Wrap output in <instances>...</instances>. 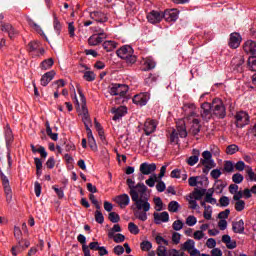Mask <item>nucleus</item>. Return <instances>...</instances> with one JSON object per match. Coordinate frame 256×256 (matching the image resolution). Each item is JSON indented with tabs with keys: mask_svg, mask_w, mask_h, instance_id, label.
Instances as JSON below:
<instances>
[{
	"mask_svg": "<svg viewBox=\"0 0 256 256\" xmlns=\"http://www.w3.org/2000/svg\"><path fill=\"white\" fill-rule=\"evenodd\" d=\"M134 50L130 45H124L116 51V55L120 59H124L129 65L137 63V56L133 55Z\"/></svg>",
	"mask_w": 256,
	"mask_h": 256,
	"instance_id": "obj_2",
	"label": "nucleus"
},
{
	"mask_svg": "<svg viewBox=\"0 0 256 256\" xmlns=\"http://www.w3.org/2000/svg\"><path fill=\"white\" fill-rule=\"evenodd\" d=\"M104 39H107V34L102 30L98 34H93L88 38V45H91L92 47L101 45Z\"/></svg>",
	"mask_w": 256,
	"mask_h": 256,
	"instance_id": "obj_9",
	"label": "nucleus"
},
{
	"mask_svg": "<svg viewBox=\"0 0 256 256\" xmlns=\"http://www.w3.org/2000/svg\"><path fill=\"white\" fill-rule=\"evenodd\" d=\"M55 77V71L51 70L49 72H46L40 80V83L42 87H47L51 81H53V78Z\"/></svg>",
	"mask_w": 256,
	"mask_h": 256,
	"instance_id": "obj_20",
	"label": "nucleus"
},
{
	"mask_svg": "<svg viewBox=\"0 0 256 256\" xmlns=\"http://www.w3.org/2000/svg\"><path fill=\"white\" fill-rule=\"evenodd\" d=\"M200 115L204 121H209L213 117V104L204 102L200 107Z\"/></svg>",
	"mask_w": 256,
	"mask_h": 256,
	"instance_id": "obj_8",
	"label": "nucleus"
},
{
	"mask_svg": "<svg viewBox=\"0 0 256 256\" xmlns=\"http://www.w3.org/2000/svg\"><path fill=\"white\" fill-rule=\"evenodd\" d=\"M237 151H239V146H237L236 144L228 145L226 148L227 155H235V153H237Z\"/></svg>",
	"mask_w": 256,
	"mask_h": 256,
	"instance_id": "obj_39",
	"label": "nucleus"
},
{
	"mask_svg": "<svg viewBox=\"0 0 256 256\" xmlns=\"http://www.w3.org/2000/svg\"><path fill=\"white\" fill-rule=\"evenodd\" d=\"M157 174H153L149 177V179L146 180V185H148V187H155V183H157Z\"/></svg>",
	"mask_w": 256,
	"mask_h": 256,
	"instance_id": "obj_46",
	"label": "nucleus"
},
{
	"mask_svg": "<svg viewBox=\"0 0 256 256\" xmlns=\"http://www.w3.org/2000/svg\"><path fill=\"white\" fill-rule=\"evenodd\" d=\"M241 45V34L233 32L230 34L229 47L232 49H237Z\"/></svg>",
	"mask_w": 256,
	"mask_h": 256,
	"instance_id": "obj_16",
	"label": "nucleus"
},
{
	"mask_svg": "<svg viewBox=\"0 0 256 256\" xmlns=\"http://www.w3.org/2000/svg\"><path fill=\"white\" fill-rule=\"evenodd\" d=\"M183 249L184 251H188L191 253L192 249H195V241L188 239L184 244H183Z\"/></svg>",
	"mask_w": 256,
	"mask_h": 256,
	"instance_id": "obj_34",
	"label": "nucleus"
},
{
	"mask_svg": "<svg viewBox=\"0 0 256 256\" xmlns=\"http://www.w3.org/2000/svg\"><path fill=\"white\" fill-rule=\"evenodd\" d=\"M46 167L48 169H53V167H55V157L51 156L50 158H48L46 162Z\"/></svg>",
	"mask_w": 256,
	"mask_h": 256,
	"instance_id": "obj_61",
	"label": "nucleus"
},
{
	"mask_svg": "<svg viewBox=\"0 0 256 256\" xmlns=\"http://www.w3.org/2000/svg\"><path fill=\"white\" fill-rule=\"evenodd\" d=\"M128 91H129V86L125 84H111L108 87V92L110 93V95H113V96L119 95L120 97H125Z\"/></svg>",
	"mask_w": 256,
	"mask_h": 256,
	"instance_id": "obj_5",
	"label": "nucleus"
},
{
	"mask_svg": "<svg viewBox=\"0 0 256 256\" xmlns=\"http://www.w3.org/2000/svg\"><path fill=\"white\" fill-rule=\"evenodd\" d=\"M168 211H170V213H177L179 211V202L171 201L168 204Z\"/></svg>",
	"mask_w": 256,
	"mask_h": 256,
	"instance_id": "obj_37",
	"label": "nucleus"
},
{
	"mask_svg": "<svg viewBox=\"0 0 256 256\" xmlns=\"http://www.w3.org/2000/svg\"><path fill=\"white\" fill-rule=\"evenodd\" d=\"M140 247H141L142 251H149L153 247V244H151V242H149V241H143L140 244Z\"/></svg>",
	"mask_w": 256,
	"mask_h": 256,
	"instance_id": "obj_54",
	"label": "nucleus"
},
{
	"mask_svg": "<svg viewBox=\"0 0 256 256\" xmlns=\"http://www.w3.org/2000/svg\"><path fill=\"white\" fill-rule=\"evenodd\" d=\"M116 203L123 209V207H127L129 205L131 199L129 198V195L127 194H122L119 195L115 198Z\"/></svg>",
	"mask_w": 256,
	"mask_h": 256,
	"instance_id": "obj_23",
	"label": "nucleus"
},
{
	"mask_svg": "<svg viewBox=\"0 0 256 256\" xmlns=\"http://www.w3.org/2000/svg\"><path fill=\"white\" fill-rule=\"evenodd\" d=\"M23 235V232H21V228L15 226L14 227V237L17 240L18 244L16 246H13L11 249V253L13 256L19 255V253H22V251L25 249L23 248V244H21V236Z\"/></svg>",
	"mask_w": 256,
	"mask_h": 256,
	"instance_id": "obj_6",
	"label": "nucleus"
},
{
	"mask_svg": "<svg viewBox=\"0 0 256 256\" xmlns=\"http://www.w3.org/2000/svg\"><path fill=\"white\" fill-rule=\"evenodd\" d=\"M126 183L130 189V197L138 210L134 213L136 219H139L140 221H147V212L151 210L149 196L146 194L147 186L143 183L135 185V181L131 178H128Z\"/></svg>",
	"mask_w": 256,
	"mask_h": 256,
	"instance_id": "obj_1",
	"label": "nucleus"
},
{
	"mask_svg": "<svg viewBox=\"0 0 256 256\" xmlns=\"http://www.w3.org/2000/svg\"><path fill=\"white\" fill-rule=\"evenodd\" d=\"M244 179L245 177H243L241 173H235L234 175H232V181L235 185L243 183Z\"/></svg>",
	"mask_w": 256,
	"mask_h": 256,
	"instance_id": "obj_42",
	"label": "nucleus"
},
{
	"mask_svg": "<svg viewBox=\"0 0 256 256\" xmlns=\"http://www.w3.org/2000/svg\"><path fill=\"white\" fill-rule=\"evenodd\" d=\"M219 203H220V207H229V203H230L229 197L222 196L219 199Z\"/></svg>",
	"mask_w": 256,
	"mask_h": 256,
	"instance_id": "obj_51",
	"label": "nucleus"
},
{
	"mask_svg": "<svg viewBox=\"0 0 256 256\" xmlns=\"http://www.w3.org/2000/svg\"><path fill=\"white\" fill-rule=\"evenodd\" d=\"M13 30V25L9 23H1V31H4L5 33H9Z\"/></svg>",
	"mask_w": 256,
	"mask_h": 256,
	"instance_id": "obj_55",
	"label": "nucleus"
},
{
	"mask_svg": "<svg viewBox=\"0 0 256 256\" xmlns=\"http://www.w3.org/2000/svg\"><path fill=\"white\" fill-rule=\"evenodd\" d=\"M223 171H225V173H234L235 172V164H233V162L231 160H226L224 162Z\"/></svg>",
	"mask_w": 256,
	"mask_h": 256,
	"instance_id": "obj_32",
	"label": "nucleus"
},
{
	"mask_svg": "<svg viewBox=\"0 0 256 256\" xmlns=\"http://www.w3.org/2000/svg\"><path fill=\"white\" fill-rule=\"evenodd\" d=\"M132 101L135 105L144 107V105H147V101H149V94L147 93L137 94L133 97Z\"/></svg>",
	"mask_w": 256,
	"mask_h": 256,
	"instance_id": "obj_11",
	"label": "nucleus"
},
{
	"mask_svg": "<svg viewBox=\"0 0 256 256\" xmlns=\"http://www.w3.org/2000/svg\"><path fill=\"white\" fill-rule=\"evenodd\" d=\"M192 154L193 155L186 160V163H188L190 167H193L194 165H197V163H199V156L201 155V152L197 149H193Z\"/></svg>",
	"mask_w": 256,
	"mask_h": 256,
	"instance_id": "obj_22",
	"label": "nucleus"
},
{
	"mask_svg": "<svg viewBox=\"0 0 256 256\" xmlns=\"http://www.w3.org/2000/svg\"><path fill=\"white\" fill-rule=\"evenodd\" d=\"M177 132L175 130L170 135V142L171 143H178L179 137L182 139L187 137V126H185V121L180 120L176 124Z\"/></svg>",
	"mask_w": 256,
	"mask_h": 256,
	"instance_id": "obj_4",
	"label": "nucleus"
},
{
	"mask_svg": "<svg viewBox=\"0 0 256 256\" xmlns=\"http://www.w3.org/2000/svg\"><path fill=\"white\" fill-rule=\"evenodd\" d=\"M5 141H6V149H11V145L13 144L14 137H13V131H11V128L7 127L5 129Z\"/></svg>",
	"mask_w": 256,
	"mask_h": 256,
	"instance_id": "obj_25",
	"label": "nucleus"
},
{
	"mask_svg": "<svg viewBox=\"0 0 256 256\" xmlns=\"http://www.w3.org/2000/svg\"><path fill=\"white\" fill-rule=\"evenodd\" d=\"M37 49H39V42L37 41H31L30 43H28L27 45V51L29 53H33L35 51H37Z\"/></svg>",
	"mask_w": 256,
	"mask_h": 256,
	"instance_id": "obj_40",
	"label": "nucleus"
},
{
	"mask_svg": "<svg viewBox=\"0 0 256 256\" xmlns=\"http://www.w3.org/2000/svg\"><path fill=\"white\" fill-rule=\"evenodd\" d=\"M192 127H191V133L192 135H199L201 132V121L199 119H193L192 120Z\"/></svg>",
	"mask_w": 256,
	"mask_h": 256,
	"instance_id": "obj_28",
	"label": "nucleus"
},
{
	"mask_svg": "<svg viewBox=\"0 0 256 256\" xmlns=\"http://www.w3.org/2000/svg\"><path fill=\"white\" fill-rule=\"evenodd\" d=\"M94 216L96 223L103 225V223L105 222V217L103 216L101 210H96Z\"/></svg>",
	"mask_w": 256,
	"mask_h": 256,
	"instance_id": "obj_38",
	"label": "nucleus"
},
{
	"mask_svg": "<svg viewBox=\"0 0 256 256\" xmlns=\"http://www.w3.org/2000/svg\"><path fill=\"white\" fill-rule=\"evenodd\" d=\"M248 67L250 71H256V56H250L248 58Z\"/></svg>",
	"mask_w": 256,
	"mask_h": 256,
	"instance_id": "obj_45",
	"label": "nucleus"
},
{
	"mask_svg": "<svg viewBox=\"0 0 256 256\" xmlns=\"http://www.w3.org/2000/svg\"><path fill=\"white\" fill-rule=\"evenodd\" d=\"M243 63H245V60L240 58L238 63L234 66V69L238 71V73H243Z\"/></svg>",
	"mask_w": 256,
	"mask_h": 256,
	"instance_id": "obj_53",
	"label": "nucleus"
},
{
	"mask_svg": "<svg viewBox=\"0 0 256 256\" xmlns=\"http://www.w3.org/2000/svg\"><path fill=\"white\" fill-rule=\"evenodd\" d=\"M78 95L80 96L82 103V115H88L89 110L87 109V99L85 98V94H83V91L80 88H78Z\"/></svg>",
	"mask_w": 256,
	"mask_h": 256,
	"instance_id": "obj_27",
	"label": "nucleus"
},
{
	"mask_svg": "<svg viewBox=\"0 0 256 256\" xmlns=\"http://www.w3.org/2000/svg\"><path fill=\"white\" fill-rule=\"evenodd\" d=\"M115 255H123L125 253V248L121 245H117L113 249Z\"/></svg>",
	"mask_w": 256,
	"mask_h": 256,
	"instance_id": "obj_59",
	"label": "nucleus"
},
{
	"mask_svg": "<svg viewBox=\"0 0 256 256\" xmlns=\"http://www.w3.org/2000/svg\"><path fill=\"white\" fill-rule=\"evenodd\" d=\"M212 117H216V119H225L227 117V108H225L223 100L219 98L212 100Z\"/></svg>",
	"mask_w": 256,
	"mask_h": 256,
	"instance_id": "obj_3",
	"label": "nucleus"
},
{
	"mask_svg": "<svg viewBox=\"0 0 256 256\" xmlns=\"http://www.w3.org/2000/svg\"><path fill=\"white\" fill-rule=\"evenodd\" d=\"M232 231H234V233H239L240 235H242V233H245V222L243 220L233 222Z\"/></svg>",
	"mask_w": 256,
	"mask_h": 256,
	"instance_id": "obj_24",
	"label": "nucleus"
},
{
	"mask_svg": "<svg viewBox=\"0 0 256 256\" xmlns=\"http://www.w3.org/2000/svg\"><path fill=\"white\" fill-rule=\"evenodd\" d=\"M156 189L158 191V193H163V191H165V189H167V186L165 185V182L163 181H158L157 185H156Z\"/></svg>",
	"mask_w": 256,
	"mask_h": 256,
	"instance_id": "obj_56",
	"label": "nucleus"
},
{
	"mask_svg": "<svg viewBox=\"0 0 256 256\" xmlns=\"http://www.w3.org/2000/svg\"><path fill=\"white\" fill-rule=\"evenodd\" d=\"M234 169H236V171H245V162L243 161H238L235 165H234Z\"/></svg>",
	"mask_w": 256,
	"mask_h": 256,
	"instance_id": "obj_60",
	"label": "nucleus"
},
{
	"mask_svg": "<svg viewBox=\"0 0 256 256\" xmlns=\"http://www.w3.org/2000/svg\"><path fill=\"white\" fill-rule=\"evenodd\" d=\"M155 61L151 58H147L144 62V67L142 68V71H151V69H155Z\"/></svg>",
	"mask_w": 256,
	"mask_h": 256,
	"instance_id": "obj_30",
	"label": "nucleus"
},
{
	"mask_svg": "<svg viewBox=\"0 0 256 256\" xmlns=\"http://www.w3.org/2000/svg\"><path fill=\"white\" fill-rule=\"evenodd\" d=\"M157 129V124L154 122V120H146L144 123V133L145 135L149 136L152 133H155V130Z\"/></svg>",
	"mask_w": 256,
	"mask_h": 256,
	"instance_id": "obj_19",
	"label": "nucleus"
},
{
	"mask_svg": "<svg viewBox=\"0 0 256 256\" xmlns=\"http://www.w3.org/2000/svg\"><path fill=\"white\" fill-rule=\"evenodd\" d=\"M83 78L85 79V81L92 82L97 79V75L93 71H86L84 72Z\"/></svg>",
	"mask_w": 256,
	"mask_h": 256,
	"instance_id": "obj_36",
	"label": "nucleus"
},
{
	"mask_svg": "<svg viewBox=\"0 0 256 256\" xmlns=\"http://www.w3.org/2000/svg\"><path fill=\"white\" fill-rule=\"evenodd\" d=\"M55 61H53V58H49L46 60H43L40 64L41 69L44 71H47V69H51L54 65Z\"/></svg>",
	"mask_w": 256,
	"mask_h": 256,
	"instance_id": "obj_31",
	"label": "nucleus"
},
{
	"mask_svg": "<svg viewBox=\"0 0 256 256\" xmlns=\"http://www.w3.org/2000/svg\"><path fill=\"white\" fill-rule=\"evenodd\" d=\"M147 19H148V22L152 23L153 25L157 23H161V21H163V12L152 10L147 14Z\"/></svg>",
	"mask_w": 256,
	"mask_h": 256,
	"instance_id": "obj_10",
	"label": "nucleus"
},
{
	"mask_svg": "<svg viewBox=\"0 0 256 256\" xmlns=\"http://www.w3.org/2000/svg\"><path fill=\"white\" fill-rule=\"evenodd\" d=\"M234 208L238 212L243 211L245 209V202L243 200H236Z\"/></svg>",
	"mask_w": 256,
	"mask_h": 256,
	"instance_id": "obj_47",
	"label": "nucleus"
},
{
	"mask_svg": "<svg viewBox=\"0 0 256 256\" xmlns=\"http://www.w3.org/2000/svg\"><path fill=\"white\" fill-rule=\"evenodd\" d=\"M210 175H211L212 179H219V177H221V175H222V172L219 169H214L211 171Z\"/></svg>",
	"mask_w": 256,
	"mask_h": 256,
	"instance_id": "obj_62",
	"label": "nucleus"
},
{
	"mask_svg": "<svg viewBox=\"0 0 256 256\" xmlns=\"http://www.w3.org/2000/svg\"><path fill=\"white\" fill-rule=\"evenodd\" d=\"M34 191L36 197H41V184L39 182L34 183Z\"/></svg>",
	"mask_w": 256,
	"mask_h": 256,
	"instance_id": "obj_63",
	"label": "nucleus"
},
{
	"mask_svg": "<svg viewBox=\"0 0 256 256\" xmlns=\"http://www.w3.org/2000/svg\"><path fill=\"white\" fill-rule=\"evenodd\" d=\"M112 239H114V243H123L125 241V235L118 233Z\"/></svg>",
	"mask_w": 256,
	"mask_h": 256,
	"instance_id": "obj_57",
	"label": "nucleus"
},
{
	"mask_svg": "<svg viewBox=\"0 0 256 256\" xmlns=\"http://www.w3.org/2000/svg\"><path fill=\"white\" fill-rule=\"evenodd\" d=\"M202 157L203 158H201L200 159V164L201 165H217L216 163H215V160H213V154L211 153V152H209V151H204L203 153H202Z\"/></svg>",
	"mask_w": 256,
	"mask_h": 256,
	"instance_id": "obj_17",
	"label": "nucleus"
},
{
	"mask_svg": "<svg viewBox=\"0 0 256 256\" xmlns=\"http://www.w3.org/2000/svg\"><path fill=\"white\" fill-rule=\"evenodd\" d=\"M163 19H165V21H167L168 23L176 21L177 19H179V12L177 11V9L165 10L163 12Z\"/></svg>",
	"mask_w": 256,
	"mask_h": 256,
	"instance_id": "obj_12",
	"label": "nucleus"
},
{
	"mask_svg": "<svg viewBox=\"0 0 256 256\" xmlns=\"http://www.w3.org/2000/svg\"><path fill=\"white\" fill-rule=\"evenodd\" d=\"M156 169L157 165L155 163L149 164L144 162L140 165V173H142V175H151Z\"/></svg>",
	"mask_w": 256,
	"mask_h": 256,
	"instance_id": "obj_14",
	"label": "nucleus"
},
{
	"mask_svg": "<svg viewBox=\"0 0 256 256\" xmlns=\"http://www.w3.org/2000/svg\"><path fill=\"white\" fill-rule=\"evenodd\" d=\"M172 229H174V231H181V229H183V221L181 220L174 221L172 224Z\"/></svg>",
	"mask_w": 256,
	"mask_h": 256,
	"instance_id": "obj_49",
	"label": "nucleus"
},
{
	"mask_svg": "<svg viewBox=\"0 0 256 256\" xmlns=\"http://www.w3.org/2000/svg\"><path fill=\"white\" fill-rule=\"evenodd\" d=\"M108 219L111 221V223H119L121 221V217L117 212H110L108 214Z\"/></svg>",
	"mask_w": 256,
	"mask_h": 256,
	"instance_id": "obj_41",
	"label": "nucleus"
},
{
	"mask_svg": "<svg viewBox=\"0 0 256 256\" xmlns=\"http://www.w3.org/2000/svg\"><path fill=\"white\" fill-rule=\"evenodd\" d=\"M207 193V189H194L192 196H190V199H195V201H201L203 199V196Z\"/></svg>",
	"mask_w": 256,
	"mask_h": 256,
	"instance_id": "obj_26",
	"label": "nucleus"
},
{
	"mask_svg": "<svg viewBox=\"0 0 256 256\" xmlns=\"http://www.w3.org/2000/svg\"><path fill=\"white\" fill-rule=\"evenodd\" d=\"M154 222L156 225H161V223H169V212L164 211L162 213L155 212L154 214Z\"/></svg>",
	"mask_w": 256,
	"mask_h": 256,
	"instance_id": "obj_15",
	"label": "nucleus"
},
{
	"mask_svg": "<svg viewBox=\"0 0 256 256\" xmlns=\"http://www.w3.org/2000/svg\"><path fill=\"white\" fill-rule=\"evenodd\" d=\"M157 255L158 256H167V249H165V246H158L157 248Z\"/></svg>",
	"mask_w": 256,
	"mask_h": 256,
	"instance_id": "obj_64",
	"label": "nucleus"
},
{
	"mask_svg": "<svg viewBox=\"0 0 256 256\" xmlns=\"http://www.w3.org/2000/svg\"><path fill=\"white\" fill-rule=\"evenodd\" d=\"M243 49L247 55L251 57H256V42L253 40H248L244 43Z\"/></svg>",
	"mask_w": 256,
	"mask_h": 256,
	"instance_id": "obj_13",
	"label": "nucleus"
},
{
	"mask_svg": "<svg viewBox=\"0 0 256 256\" xmlns=\"http://www.w3.org/2000/svg\"><path fill=\"white\" fill-rule=\"evenodd\" d=\"M103 49L110 53L113 49H117V43L115 41L107 40L102 44Z\"/></svg>",
	"mask_w": 256,
	"mask_h": 256,
	"instance_id": "obj_29",
	"label": "nucleus"
},
{
	"mask_svg": "<svg viewBox=\"0 0 256 256\" xmlns=\"http://www.w3.org/2000/svg\"><path fill=\"white\" fill-rule=\"evenodd\" d=\"M199 177L192 176L188 179V184L190 187H197V185H203V181H197Z\"/></svg>",
	"mask_w": 256,
	"mask_h": 256,
	"instance_id": "obj_44",
	"label": "nucleus"
},
{
	"mask_svg": "<svg viewBox=\"0 0 256 256\" xmlns=\"http://www.w3.org/2000/svg\"><path fill=\"white\" fill-rule=\"evenodd\" d=\"M231 213V210L226 209L218 214V219L225 220L229 218V215Z\"/></svg>",
	"mask_w": 256,
	"mask_h": 256,
	"instance_id": "obj_52",
	"label": "nucleus"
},
{
	"mask_svg": "<svg viewBox=\"0 0 256 256\" xmlns=\"http://www.w3.org/2000/svg\"><path fill=\"white\" fill-rule=\"evenodd\" d=\"M112 113H113V121H119V119H121L122 117H125V115H127V107L125 106H121L119 108H113L112 109Z\"/></svg>",
	"mask_w": 256,
	"mask_h": 256,
	"instance_id": "obj_18",
	"label": "nucleus"
},
{
	"mask_svg": "<svg viewBox=\"0 0 256 256\" xmlns=\"http://www.w3.org/2000/svg\"><path fill=\"white\" fill-rule=\"evenodd\" d=\"M128 230L132 235H139V226H137L135 223L130 222L128 224Z\"/></svg>",
	"mask_w": 256,
	"mask_h": 256,
	"instance_id": "obj_43",
	"label": "nucleus"
},
{
	"mask_svg": "<svg viewBox=\"0 0 256 256\" xmlns=\"http://www.w3.org/2000/svg\"><path fill=\"white\" fill-rule=\"evenodd\" d=\"M90 18L94 19V21H97V23H107L108 19L105 13L103 12H91L90 13Z\"/></svg>",
	"mask_w": 256,
	"mask_h": 256,
	"instance_id": "obj_21",
	"label": "nucleus"
},
{
	"mask_svg": "<svg viewBox=\"0 0 256 256\" xmlns=\"http://www.w3.org/2000/svg\"><path fill=\"white\" fill-rule=\"evenodd\" d=\"M54 20H53V27L54 31H56L57 35H61V22L59 21V18H57V14H53Z\"/></svg>",
	"mask_w": 256,
	"mask_h": 256,
	"instance_id": "obj_33",
	"label": "nucleus"
},
{
	"mask_svg": "<svg viewBox=\"0 0 256 256\" xmlns=\"http://www.w3.org/2000/svg\"><path fill=\"white\" fill-rule=\"evenodd\" d=\"M154 203H155L156 207H158V209H156V211H162V209H163V200H161V198H159V197H155L154 198Z\"/></svg>",
	"mask_w": 256,
	"mask_h": 256,
	"instance_id": "obj_58",
	"label": "nucleus"
},
{
	"mask_svg": "<svg viewBox=\"0 0 256 256\" xmlns=\"http://www.w3.org/2000/svg\"><path fill=\"white\" fill-rule=\"evenodd\" d=\"M250 121L249 114L245 111L237 112L235 115V125L238 129H243V127L247 126Z\"/></svg>",
	"mask_w": 256,
	"mask_h": 256,
	"instance_id": "obj_7",
	"label": "nucleus"
},
{
	"mask_svg": "<svg viewBox=\"0 0 256 256\" xmlns=\"http://www.w3.org/2000/svg\"><path fill=\"white\" fill-rule=\"evenodd\" d=\"M196 224H197V218L195 216H188L186 218V225H188L189 227H193Z\"/></svg>",
	"mask_w": 256,
	"mask_h": 256,
	"instance_id": "obj_50",
	"label": "nucleus"
},
{
	"mask_svg": "<svg viewBox=\"0 0 256 256\" xmlns=\"http://www.w3.org/2000/svg\"><path fill=\"white\" fill-rule=\"evenodd\" d=\"M115 233H121V226L119 224H115L108 232L109 239H113L115 237Z\"/></svg>",
	"mask_w": 256,
	"mask_h": 256,
	"instance_id": "obj_35",
	"label": "nucleus"
},
{
	"mask_svg": "<svg viewBox=\"0 0 256 256\" xmlns=\"http://www.w3.org/2000/svg\"><path fill=\"white\" fill-rule=\"evenodd\" d=\"M212 215H213V209L211 208V206L208 205L206 208H204V219H207V221H210Z\"/></svg>",
	"mask_w": 256,
	"mask_h": 256,
	"instance_id": "obj_48",
	"label": "nucleus"
}]
</instances>
